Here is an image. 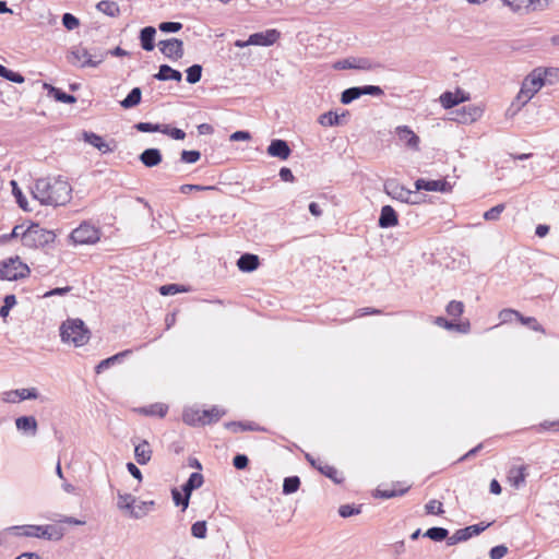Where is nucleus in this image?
<instances>
[{
    "instance_id": "39",
    "label": "nucleus",
    "mask_w": 559,
    "mask_h": 559,
    "mask_svg": "<svg viewBox=\"0 0 559 559\" xmlns=\"http://www.w3.org/2000/svg\"><path fill=\"white\" fill-rule=\"evenodd\" d=\"M223 415H225V411H222L216 406H213L211 409H204L202 411L203 425L216 423Z\"/></svg>"
},
{
    "instance_id": "5",
    "label": "nucleus",
    "mask_w": 559,
    "mask_h": 559,
    "mask_svg": "<svg viewBox=\"0 0 559 559\" xmlns=\"http://www.w3.org/2000/svg\"><path fill=\"white\" fill-rule=\"evenodd\" d=\"M31 270L20 257H11L0 262V280L17 281L29 275Z\"/></svg>"
},
{
    "instance_id": "56",
    "label": "nucleus",
    "mask_w": 559,
    "mask_h": 559,
    "mask_svg": "<svg viewBox=\"0 0 559 559\" xmlns=\"http://www.w3.org/2000/svg\"><path fill=\"white\" fill-rule=\"evenodd\" d=\"M171 497H173V501H174L175 506H177V507L181 506L182 511H185L188 508V506H189L188 497H185L183 493L181 491H179L177 488H174L171 490Z\"/></svg>"
},
{
    "instance_id": "24",
    "label": "nucleus",
    "mask_w": 559,
    "mask_h": 559,
    "mask_svg": "<svg viewBox=\"0 0 559 559\" xmlns=\"http://www.w3.org/2000/svg\"><path fill=\"white\" fill-rule=\"evenodd\" d=\"M260 265V260L257 254L243 253L237 260V266L242 272H252Z\"/></svg>"
},
{
    "instance_id": "31",
    "label": "nucleus",
    "mask_w": 559,
    "mask_h": 559,
    "mask_svg": "<svg viewBox=\"0 0 559 559\" xmlns=\"http://www.w3.org/2000/svg\"><path fill=\"white\" fill-rule=\"evenodd\" d=\"M225 427L233 432H239V431H260L262 428H260L254 423H242V421H228L225 424Z\"/></svg>"
},
{
    "instance_id": "20",
    "label": "nucleus",
    "mask_w": 559,
    "mask_h": 559,
    "mask_svg": "<svg viewBox=\"0 0 559 559\" xmlns=\"http://www.w3.org/2000/svg\"><path fill=\"white\" fill-rule=\"evenodd\" d=\"M139 159L145 167L152 168L162 163L163 155L158 148L151 147L144 150L140 154Z\"/></svg>"
},
{
    "instance_id": "37",
    "label": "nucleus",
    "mask_w": 559,
    "mask_h": 559,
    "mask_svg": "<svg viewBox=\"0 0 559 559\" xmlns=\"http://www.w3.org/2000/svg\"><path fill=\"white\" fill-rule=\"evenodd\" d=\"M448 535L449 531L439 526L430 527L424 533V537H427L433 542H442L444 539L447 540Z\"/></svg>"
},
{
    "instance_id": "46",
    "label": "nucleus",
    "mask_w": 559,
    "mask_h": 559,
    "mask_svg": "<svg viewBox=\"0 0 559 559\" xmlns=\"http://www.w3.org/2000/svg\"><path fill=\"white\" fill-rule=\"evenodd\" d=\"M491 525V523H478L474 525L466 526L464 528H461V532H467L466 538L469 539L473 536L479 535L481 532H484L486 528H488Z\"/></svg>"
},
{
    "instance_id": "23",
    "label": "nucleus",
    "mask_w": 559,
    "mask_h": 559,
    "mask_svg": "<svg viewBox=\"0 0 559 559\" xmlns=\"http://www.w3.org/2000/svg\"><path fill=\"white\" fill-rule=\"evenodd\" d=\"M155 80L158 81H176L180 82L182 80V74L179 70L173 69L168 64L159 66L158 72L153 75Z\"/></svg>"
},
{
    "instance_id": "60",
    "label": "nucleus",
    "mask_w": 559,
    "mask_h": 559,
    "mask_svg": "<svg viewBox=\"0 0 559 559\" xmlns=\"http://www.w3.org/2000/svg\"><path fill=\"white\" fill-rule=\"evenodd\" d=\"M62 24L63 26L69 29V31H72L74 28H76L79 25H80V21L76 16H74L73 14L71 13H64L62 15Z\"/></svg>"
},
{
    "instance_id": "6",
    "label": "nucleus",
    "mask_w": 559,
    "mask_h": 559,
    "mask_svg": "<svg viewBox=\"0 0 559 559\" xmlns=\"http://www.w3.org/2000/svg\"><path fill=\"white\" fill-rule=\"evenodd\" d=\"M68 59L73 64L82 61L81 68H96L104 61L105 55L102 51L91 52L86 47L79 45L71 49Z\"/></svg>"
},
{
    "instance_id": "10",
    "label": "nucleus",
    "mask_w": 559,
    "mask_h": 559,
    "mask_svg": "<svg viewBox=\"0 0 559 559\" xmlns=\"http://www.w3.org/2000/svg\"><path fill=\"white\" fill-rule=\"evenodd\" d=\"M159 51L168 59L177 61L185 55L183 41L179 38H169L158 43Z\"/></svg>"
},
{
    "instance_id": "54",
    "label": "nucleus",
    "mask_w": 559,
    "mask_h": 559,
    "mask_svg": "<svg viewBox=\"0 0 559 559\" xmlns=\"http://www.w3.org/2000/svg\"><path fill=\"white\" fill-rule=\"evenodd\" d=\"M361 512V506L355 507L354 504H343L338 508V514L342 518H349L352 515L359 514Z\"/></svg>"
},
{
    "instance_id": "32",
    "label": "nucleus",
    "mask_w": 559,
    "mask_h": 559,
    "mask_svg": "<svg viewBox=\"0 0 559 559\" xmlns=\"http://www.w3.org/2000/svg\"><path fill=\"white\" fill-rule=\"evenodd\" d=\"M396 485H393V488L391 489H380L378 488L374 492V497L376 498H381V499H391V498H395V497H401L403 495H405L409 487H404V488H395Z\"/></svg>"
},
{
    "instance_id": "16",
    "label": "nucleus",
    "mask_w": 559,
    "mask_h": 559,
    "mask_svg": "<svg viewBox=\"0 0 559 559\" xmlns=\"http://www.w3.org/2000/svg\"><path fill=\"white\" fill-rule=\"evenodd\" d=\"M544 85L539 70L536 68L524 79L521 87L534 96Z\"/></svg>"
},
{
    "instance_id": "50",
    "label": "nucleus",
    "mask_w": 559,
    "mask_h": 559,
    "mask_svg": "<svg viewBox=\"0 0 559 559\" xmlns=\"http://www.w3.org/2000/svg\"><path fill=\"white\" fill-rule=\"evenodd\" d=\"M207 526L205 521H197L191 526V534L195 538L203 539L206 537Z\"/></svg>"
},
{
    "instance_id": "3",
    "label": "nucleus",
    "mask_w": 559,
    "mask_h": 559,
    "mask_svg": "<svg viewBox=\"0 0 559 559\" xmlns=\"http://www.w3.org/2000/svg\"><path fill=\"white\" fill-rule=\"evenodd\" d=\"M56 234L52 230L43 228L38 223H32L21 234V241L23 246L31 249L44 248L53 242Z\"/></svg>"
},
{
    "instance_id": "48",
    "label": "nucleus",
    "mask_w": 559,
    "mask_h": 559,
    "mask_svg": "<svg viewBox=\"0 0 559 559\" xmlns=\"http://www.w3.org/2000/svg\"><path fill=\"white\" fill-rule=\"evenodd\" d=\"M518 320L522 324L528 326L533 331L545 333L544 328L539 324V322L534 317H524L520 312V316H519Z\"/></svg>"
},
{
    "instance_id": "53",
    "label": "nucleus",
    "mask_w": 559,
    "mask_h": 559,
    "mask_svg": "<svg viewBox=\"0 0 559 559\" xmlns=\"http://www.w3.org/2000/svg\"><path fill=\"white\" fill-rule=\"evenodd\" d=\"M200 158H201V153H200V151H197V150H191V151L183 150L180 153V162H182V163L194 164Z\"/></svg>"
},
{
    "instance_id": "8",
    "label": "nucleus",
    "mask_w": 559,
    "mask_h": 559,
    "mask_svg": "<svg viewBox=\"0 0 559 559\" xmlns=\"http://www.w3.org/2000/svg\"><path fill=\"white\" fill-rule=\"evenodd\" d=\"M70 239L75 245H92L99 240V230L88 223H82L72 230Z\"/></svg>"
},
{
    "instance_id": "57",
    "label": "nucleus",
    "mask_w": 559,
    "mask_h": 559,
    "mask_svg": "<svg viewBox=\"0 0 559 559\" xmlns=\"http://www.w3.org/2000/svg\"><path fill=\"white\" fill-rule=\"evenodd\" d=\"M168 407L165 404L157 403L151 405L148 408H144L146 415H157L164 417L167 414Z\"/></svg>"
},
{
    "instance_id": "1",
    "label": "nucleus",
    "mask_w": 559,
    "mask_h": 559,
    "mask_svg": "<svg viewBox=\"0 0 559 559\" xmlns=\"http://www.w3.org/2000/svg\"><path fill=\"white\" fill-rule=\"evenodd\" d=\"M32 194L44 205H66L72 198V187L62 176L39 178L34 183Z\"/></svg>"
},
{
    "instance_id": "61",
    "label": "nucleus",
    "mask_w": 559,
    "mask_h": 559,
    "mask_svg": "<svg viewBox=\"0 0 559 559\" xmlns=\"http://www.w3.org/2000/svg\"><path fill=\"white\" fill-rule=\"evenodd\" d=\"M360 95L381 96L384 94L383 90L378 85H364L358 86Z\"/></svg>"
},
{
    "instance_id": "29",
    "label": "nucleus",
    "mask_w": 559,
    "mask_h": 559,
    "mask_svg": "<svg viewBox=\"0 0 559 559\" xmlns=\"http://www.w3.org/2000/svg\"><path fill=\"white\" fill-rule=\"evenodd\" d=\"M96 9L110 17L120 15V8L115 1L102 0L96 4Z\"/></svg>"
},
{
    "instance_id": "34",
    "label": "nucleus",
    "mask_w": 559,
    "mask_h": 559,
    "mask_svg": "<svg viewBox=\"0 0 559 559\" xmlns=\"http://www.w3.org/2000/svg\"><path fill=\"white\" fill-rule=\"evenodd\" d=\"M7 395H15L19 401L35 400L38 397V391L36 388L17 389L7 393Z\"/></svg>"
},
{
    "instance_id": "26",
    "label": "nucleus",
    "mask_w": 559,
    "mask_h": 559,
    "mask_svg": "<svg viewBox=\"0 0 559 559\" xmlns=\"http://www.w3.org/2000/svg\"><path fill=\"white\" fill-rule=\"evenodd\" d=\"M132 353V349H126V350H122L116 355H112L111 357H108L106 359H103L96 367H95V372L96 373H102L103 371H105L106 369L110 368L111 366H114L115 364L117 362H121L122 359L127 356H129L130 354Z\"/></svg>"
},
{
    "instance_id": "58",
    "label": "nucleus",
    "mask_w": 559,
    "mask_h": 559,
    "mask_svg": "<svg viewBox=\"0 0 559 559\" xmlns=\"http://www.w3.org/2000/svg\"><path fill=\"white\" fill-rule=\"evenodd\" d=\"M163 133L169 135L174 140H183L186 138V132L179 128H171L168 124H164Z\"/></svg>"
},
{
    "instance_id": "17",
    "label": "nucleus",
    "mask_w": 559,
    "mask_h": 559,
    "mask_svg": "<svg viewBox=\"0 0 559 559\" xmlns=\"http://www.w3.org/2000/svg\"><path fill=\"white\" fill-rule=\"evenodd\" d=\"M399 224V216L395 210L391 205H384L381 209L378 225L381 228L394 227Z\"/></svg>"
},
{
    "instance_id": "63",
    "label": "nucleus",
    "mask_w": 559,
    "mask_h": 559,
    "mask_svg": "<svg viewBox=\"0 0 559 559\" xmlns=\"http://www.w3.org/2000/svg\"><path fill=\"white\" fill-rule=\"evenodd\" d=\"M189 484V487L191 486L194 490L200 488L204 483V477L201 473H192L188 480L186 481Z\"/></svg>"
},
{
    "instance_id": "40",
    "label": "nucleus",
    "mask_w": 559,
    "mask_h": 559,
    "mask_svg": "<svg viewBox=\"0 0 559 559\" xmlns=\"http://www.w3.org/2000/svg\"><path fill=\"white\" fill-rule=\"evenodd\" d=\"M300 487V478L298 476L286 477L283 481V493L292 495Z\"/></svg>"
},
{
    "instance_id": "9",
    "label": "nucleus",
    "mask_w": 559,
    "mask_h": 559,
    "mask_svg": "<svg viewBox=\"0 0 559 559\" xmlns=\"http://www.w3.org/2000/svg\"><path fill=\"white\" fill-rule=\"evenodd\" d=\"M382 66L379 62H374L369 58L364 57H350L343 60H338L334 63V69L345 70V69H355V70H364V71H372L381 68Z\"/></svg>"
},
{
    "instance_id": "44",
    "label": "nucleus",
    "mask_w": 559,
    "mask_h": 559,
    "mask_svg": "<svg viewBox=\"0 0 559 559\" xmlns=\"http://www.w3.org/2000/svg\"><path fill=\"white\" fill-rule=\"evenodd\" d=\"M445 312L452 318H459L464 312V304L457 300H451L447 307Z\"/></svg>"
},
{
    "instance_id": "47",
    "label": "nucleus",
    "mask_w": 559,
    "mask_h": 559,
    "mask_svg": "<svg viewBox=\"0 0 559 559\" xmlns=\"http://www.w3.org/2000/svg\"><path fill=\"white\" fill-rule=\"evenodd\" d=\"M189 289L185 286L178 284H167L163 285L158 288V292L162 296H170L177 293L188 292Z\"/></svg>"
},
{
    "instance_id": "14",
    "label": "nucleus",
    "mask_w": 559,
    "mask_h": 559,
    "mask_svg": "<svg viewBox=\"0 0 559 559\" xmlns=\"http://www.w3.org/2000/svg\"><path fill=\"white\" fill-rule=\"evenodd\" d=\"M266 153L272 157H277L282 160H286L290 156L292 150L287 141L282 139H274L269 144Z\"/></svg>"
},
{
    "instance_id": "2",
    "label": "nucleus",
    "mask_w": 559,
    "mask_h": 559,
    "mask_svg": "<svg viewBox=\"0 0 559 559\" xmlns=\"http://www.w3.org/2000/svg\"><path fill=\"white\" fill-rule=\"evenodd\" d=\"M61 341L80 347L91 338V331L81 319H68L60 326Z\"/></svg>"
},
{
    "instance_id": "33",
    "label": "nucleus",
    "mask_w": 559,
    "mask_h": 559,
    "mask_svg": "<svg viewBox=\"0 0 559 559\" xmlns=\"http://www.w3.org/2000/svg\"><path fill=\"white\" fill-rule=\"evenodd\" d=\"M182 420L190 426L203 425L202 411L189 408L182 414Z\"/></svg>"
},
{
    "instance_id": "7",
    "label": "nucleus",
    "mask_w": 559,
    "mask_h": 559,
    "mask_svg": "<svg viewBox=\"0 0 559 559\" xmlns=\"http://www.w3.org/2000/svg\"><path fill=\"white\" fill-rule=\"evenodd\" d=\"M384 192L394 200L401 201L407 204H418L420 201L413 200V197H417L416 190L412 191L395 179H388L384 182Z\"/></svg>"
},
{
    "instance_id": "59",
    "label": "nucleus",
    "mask_w": 559,
    "mask_h": 559,
    "mask_svg": "<svg viewBox=\"0 0 559 559\" xmlns=\"http://www.w3.org/2000/svg\"><path fill=\"white\" fill-rule=\"evenodd\" d=\"M182 28L180 22H162L158 25V29L163 33H177Z\"/></svg>"
},
{
    "instance_id": "21",
    "label": "nucleus",
    "mask_w": 559,
    "mask_h": 559,
    "mask_svg": "<svg viewBox=\"0 0 559 559\" xmlns=\"http://www.w3.org/2000/svg\"><path fill=\"white\" fill-rule=\"evenodd\" d=\"M49 96H51L56 102L63 104H74L76 103V97L72 94H68L63 92L61 88H58L51 84L44 83L43 86Z\"/></svg>"
},
{
    "instance_id": "25",
    "label": "nucleus",
    "mask_w": 559,
    "mask_h": 559,
    "mask_svg": "<svg viewBox=\"0 0 559 559\" xmlns=\"http://www.w3.org/2000/svg\"><path fill=\"white\" fill-rule=\"evenodd\" d=\"M152 449L146 440H142L134 447V457L140 465L147 464L152 459Z\"/></svg>"
},
{
    "instance_id": "49",
    "label": "nucleus",
    "mask_w": 559,
    "mask_h": 559,
    "mask_svg": "<svg viewBox=\"0 0 559 559\" xmlns=\"http://www.w3.org/2000/svg\"><path fill=\"white\" fill-rule=\"evenodd\" d=\"M134 128L140 132H160L163 133L164 124L152 123V122H138Z\"/></svg>"
},
{
    "instance_id": "28",
    "label": "nucleus",
    "mask_w": 559,
    "mask_h": 559,
    "mask_svg": "<svg viewBox=\"0 0 559 559\" xmlns=\"http://www.w3.org/2000/svg\"><path fill=\"white\" fill-rule=\"evenodd\" d=\"M142 91L140 87H133L129 94L120 102L124 109L133 108L141 103Z\"/></svg>"
},
{
    "instance_id": "41",
    "label": "nucleus",
    "mask_w": 559,
    "mask_h": 559,
    "mask_svg": "<svg viewBox=\"0 0 559 559\" xmlns=\"http://www.w3.org/2000/svg\"><path fill=\"white\" fill-rule=\"evenodd\" d=\"M202 66L201 64H192L186 70V80L189 84L198 83L202 78Z\"/></svg>"
},
{
    "instance_id": "62",
    "label": "nucleus",
    "mask_w": 559,
    "mask_h": 559,
    "mask_svg": "<svg viewBox=\"0 0 559 559\" xmlns=\"http://www.w3.org/2000/svg\"><path fill=\"white\" fill-rule=\"evenodd\" d=\"M425 509L428 514L443 513L442 503L435 499H432L428 503H426Z\"/></svg>"
},
{
    "instance_id": "11",
    "label": "nucleus",
    "mask_w": 559,
    "mask_h": 559,
    "mask_svg": "<svg viewBox=\"0 0 559 559\" xmlns=\"http://www.w3.org/2000/svg\"><path fill=\"white\" fill-rule=\"evenodd\" d=\"M281 33L277 29L253 33L249 36V43L253 46H271L277 41Z\"/></svg>"
},
{
    "instance_id": "38",
    "label": "nucleus",
    "mask_w": 559,
    "mask_h": 559,
    "mask_svg": "<svg viewBox=\"0 0 559 559\" xmlns=\"http://www.w3.org/2000/svg\"><path fill=\"white\" fill-rule=\"evenodd\" d=\"M342 117H345V114H342L340 116V115H337L334 111H328V112L322 114L319 117V123L324 126V127L338 126V124H341V118Z\"/></svg>"
},
{
    "instance_id": "43",
    "label": "nucleus",
    "mask_w": 559,
    "mask_h": 559,
    "mask_svg": "<svg viewBox=\"0 0 559 559\" xmlns=\"http://www.w3.org/2000/svg\"><path fill=\"white\" fill-rule=\"evenodd\" d=\"M526 467L520 466L516 468H512L510 471V479L515 487H520V485L524 484L526 477Z\"/></svg>"
},
{
    "instance_id": "19",
    "label": "nucleus",
    "mask_w": 559,
    "mask_h": 559,
    "mask_svg": "<svg viewBox=\"0 0 559 559\" xmlns=\"http://www.w3.org/2000/svg\"><path fill=\"white\" fill-rule=\"evenodd\" d=\"M17 430L25 435L35 437L37 433L38 425L34 416H21L15 419Z\"/></svg>"
},
{
    "instance_id": "13",
    "label": "nucleus",
    "mask_w": 559,
    "mask_h": 559,
    "mask_svg": "<svg viewBox=\"0 0 559 559\" xmlns=\"http://www.w3.org/2000/svg\"><path fill=\"white\" fill-rule=\"evenodd\" d=\"M468 99H469V95L460 88H457L456 92H454V93L447 91V92L442 93L440 96V103H441L442 107L445 109L453 108V107L457 106L459 104L466 102Z\"/></svg>"
},
{
    "instance_id": "4",
    "label": "nucleus",
    "mask_w": 559,
    "mask_h": 559,
    "mask_svg": "<svg viewBox=\"0 0 559 559\" xmlns=\"http://www.w3.org/2000/svg\"><path fill=\"white\" fill-rule=\"evenodd\" d=\"M15 530L21 531V535L27 537H38L47 540H60L64 535V530L57 525H22L15 526Z\"/></svg>"
},
{
    "instance_id": "52",
    "label": "nucleus",
    "mask_w": 559,
    "mask_h": 559,
    "mask_svg": "<svg viewBox=\"0 0 559 559\" xmlns=\"http://www.w3.org/2000/svg\"><path fill=\"white\" fill-rule=\"evenodd\" d=\"M549 5V0H527L525 13L544 11Z\"/></svg>"
},
{
    "instance_id": "45",
    "label": "nucleus",
    "mask_w": 559,
    "mask_h": 559,
    "mask_svg": "<svg viewBox=\"0 0 559 559\" xmlns=\"http://www.w3.org/2000/svg\"><path fill=\"white\" fill-rule=\"evenodd\" d=\"M11 186H12V194L14 195L15 200H16V203L19 204V206L24 210V211H28L27 209V200L26 198L24 197L22 190L20 189L19 185L16 181L12 180L11 181Z\"/></svg>"
},
{
    "instance_id": "42",
    "label": "nucleus",
    "mask_w": 559,
    "mask_h": 559,
    "mask_svg": "<svg viewBox=\"0 0 559 559\" xmlns=\"http://www.w3.org/2000/svg\"><path fill=\"white\" fill-rule=\"evenodd\" d=\"M360 96V90L358 86L348 87L342 92L341 103L344 105H348L352 102L358 99Z\"/></svg>"
},
{
    "instance_id": "18",
    "label": "nucleus",
    "mask_w": 559,
    "mask_h": 559,
    "mask_svg": "<svg viewBox=\"0 0 559 559\" xmlns=\"http://www.w3.org/2000/svg\"><path fill=\"white\" fill-rule=\"evenodd\" d=\"M396 134L399 139L413 150L419 148V138L418 135L411 130L407 126H400L396 128Z\"/></svg>"
},
{
    "instance_id": "55",
    "label": "nucleus",
    "mask_w": 559,
    "mask_h": 559,
    "mask_svg": "<svg viewBox=\"0 0 559 559\" xmlns=\"http://www.w3.org/2000/svg\"><path fill=\"white\" fill-rule=\"evenodd\" d=\"M506 209V205L503 203L501 204H498L491 209H489L488 211H486L484 213V218L486 221H497L499 219L501 213L504 211Z\"/></svg>"
},
{
    "instance_id": "51",
    "label": "nucleus",
    "mask_w": 559,
    "mask_h": 559,
    "mask_svg": "<svg viewBox=\"0 0 559 559\" xmlns=\"http://www.w3.org/2000/svg\"><path fill=\"white\" fill-rule=\"evenodd\" d=\"M16 298L14 295H7L3 299V305L0 307V317L5 319L10 310L15 306Z\"/></svg>"
},
{
    "instance_id": "35",
    "label": "nucleus",
    "mask_w": 559,
    "mask_h": 559,
    "mask_svg": "<svg viewBox=\"0 0 559 559\" xmlns=\"http://www.w3.org/2000/svg\"><path fill=\"white\" fill-rule=\"evenodd\" d=\"M543 78V81L546 84H556L559 82V68H537Z\"/></svg>"
},
{
    "instance_id": "27",
    "label": "nucleus",
    "mask_w": 559,
    "mask_h": 559,
    "mask_svg": "<svg viewBox=\"0 0 559 559\" xmlns=\"http://www.w3.org/2000/svg\"><path fill=\"white\" fill-rule=\"evenodd\" d=\"M483 115V109L475 105H467L462 108V112L460 114V118L457 119L461 123L473 122L480 118Z\"/></svg>"
},
{
    "instance_id": "15",
    "label": "nucleus",
    "mask_w": 559,
    "mask_h": 559,
    "mask_svg": "<svg viewBox=\"0 0 559 559\" xmlns=\"http://www.w3.org/2000/svg\"><path fill=\"white\" fill-rule=\"evenodd\" d=\"M83 139L86 143L91 144L92 146L96 147L100 153L107 154L114 152L116 147V143L114 140H111L112 146L110 143L105 142L104 139L91 131H84L83 132Z\"/></svg>"
},
{
    "instance_id": "36",
    "label": "nucleus",
    "mask_w": 559,
    "mask_h": 559,
    "mask_svg": "<svg viewBox=\"0 0 559 559\" xmlns=\"http://www.w3.org/2000/svg\"><path fill=\"white\" fill-rule=\"evenodd\" d=\"M318 469L321 474L333 480L335 484H341L344 480L338 471L332 465L320 463Z\"/></svg>"
},
{
    "instance_id": "12",
    "label": "nucleus",
    "mask_w": 559,
    "mask_h": 559,
    "mask_svg": "<svg viewBox=\"0 0 559 559\" xmlns=\"http://www.w3.org/2000/svg\"><path fill=\"white\" fill-rule=\"evenodd\" d=\"M416 193L420 190L425 191H438V192H448L451 190L450 183L442 180H427L419 178L415 181Z\"/></svg>"
},
{
    "instance_id": "64",
    "label": "nucleus",
    "mask_w": 559,
    "mask_h": 559,
    "mask_svg": "<svg viewBox=\"0 0 559 559\" xmlns=\"http://www.w3.org/2000/svg\"><path fill=\"white\" fill-rule=\"evenodd\" d=\"M508 552V548L504 545H498L490 549V559H502Z\"/></svg>"
},
{
    "instance_id": "22",
    "label": "nucleus",
    "mask_w": 559,
    "mask_h": 559,
    "mask_svg": "<svg viewBox=\"0 0 559 559\" xmlns=\"http://www.w3.org/2000/svg\"><path fill=\"white\" fill-rule=\"evenodd\" d=\"M156 28L153 26H145L140 31V44L145 51H152L155 48Z\"/></svg>"
},
{
    "instance_id": "30",
    "label": "nucleus",
    "mask_w": 559,
    "mask_h": 559,
    "mask_svg": "<svg viewBox=\"0 0 559 559\" xmlns=\"http://www.w3.org/2000/svg\"><path fill=\"white\" fill-rule=\"evenodd\" d=\"M118 508L121 510H129L132 518L138 519L139 514L133 511V503L135 498L130 493L118 492Z\"/></svg>"
}]
</instances>
